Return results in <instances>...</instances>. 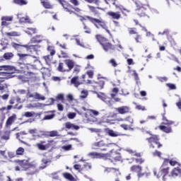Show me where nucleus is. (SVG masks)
<instances>
[{"instance_id":"3","label":"nucleus","mask_w":181,"mask_h":181,"mask_svg":"<svg viewBox=\"0 0 181 181\" xmlns=\"http://www.w3.org/2000/svg\"><path fill=\"white\" fill-rule=\"evenodd\" d=\"M154 176H156L157 179H160L162 176L163 181H168V177H169V168H163L161 167L160 171L156 175V170H153Z\"/></svg>"},{"instance_id":"44","label":"nucleus","mask_w":181,"mask_h":181,"mask_svg":"<svg viewBox=\"0 0 181 181\" xmlns=\"http://www.w3.org/2000/svg\"><path fill=\"white\" fill-rule=\"evenodd\" d=\"M76 43L77 46H80L81 47H86V45H84V42H81L79 39L75 38Z\"/></svg>"},{"instance_id":"18","label":"nucleus","mask_w":181,"mask_h":181,"mask_svg":"<svg viewBox=\"0 0 181 181\" xmlns=\"http://www.w3.org/2000/svg\"><path fill=\"white\" fill-rule=\"evenodd\" d=\"M103 47V49L105 52H108V50H115V46L111 45V43L106 42V43H103L101 45Z\"/></svg>"},{"instance_id":"61","label":"nucleus","mask_w":181,"mask_h":181,"mask_svg":"<svg viewBox=\"0 0 181 181\" xmlns=\"http://www.w3.org/2000/svg\"><path fill=\"white\" fill-rule=\"evenodd\" d=\"M62 149H64V151H70V149H71V144L63 146Z\"/></svg>"},{"instance_id":"36","label":"nucleus","mask_w":181,"mask_h":181,"mask_svg":"<svg viewBox=\"0 0 181 181\" xmlns=\"http://www.w3.org/2000/svg\"><path fill=\"white\" fill-rule=\"evenodd\" d=\"M13 57V54L12 52H6L4 54V59L6 60H11Z\"/></svg>"},{"instance_id":"46","label":"nucleus","mask_w":181,"mask_h":181,"mask_svg":"<svg viewBox=\"0 0 181 181\" xmlns=\"http://www.w3.org/2000/svg\"><path fill=\"white\" fill-rule=\"evenodd\" d=\"M85 1L88 2V4H95V5H100L99 0H85Z\"/></svg>"},{"instance_id":"10","label":"nucleus","mask_w":181,"mask_h":181,"mask_svg":"<svg viewBox=\"0 0 181 181\" xmlns=\"http://www.w3.org/2000/svg\"><path fill=\"white\" fill-rule=\"evenodd\" d=\"M28 169H29V170H31V172L26 173V175H35V168L33 167H30L28 165H24V167L21 166V168L19 166H16L15 168V170H16L17 172L19 170H28Z\"/></svg>"},{"instance_id":"39","label":"nucleus","mask_w":181,"mask_h":181,"mask_svg":"<svg viewBox=\"0 0 181 181\" xmlns=\"http://www.w3.org/2000/svg\"><path fill=\"white\" fill-rule=\"evenodd\" d=\"M6 36H21V34L16 31L6 33Z\"/></svg>"},{"instance_id":"32","label":"nucleus","mask_w":181,"mask_h":181,"mask_svg":"<svg viewBox=\"0 0 181 181\" xmlns=\"http://www.w3.org/2000/svg\"><path fill=\"white\" fill-rule=\"evenodd\" d=\"M95 37H96V40H98V42L100 45L103 44L105 42H107V39H105V37H103V36H101L100 35H97L95 36Z\"/></svg>"},{"instance_id":"23","label":"nucleus","mask_w":181,"mask_h":181,"mask_svg":"<svg viewBox=\"0 0 181 181\" xmlns=\"http://www.w3.org/2000/svg\"><path fill=\"white\" fill-rule=\"evenodd\" d=\"M107 135H109V136H112V137H117V136H121V134L119 132H115L110 129H107Z\"/></svg>"},{"instance_id":"58","label":"nucleus","mask_w":181,"mask_h":181,"mask_svg":"<svg viewBox=\"0 0 181 181\" xmlns=\"http://www.w3.org/2000/svg\"><path fill=\"white\" fill-rule=\"evenodd\" d=\"M129 35H136V28H130L129 30Z\"/></svg>"},{"instance_id":"40","label":"nucleus","mask_w":181,"mask_h":181,"mask_svg":"<svg viewBox=\"0 0 181 181\" xmlns=\"http://www.w3.org/2000/svg\"><path fill=\"white\" fill-rule=\"evenodd\" d=\"M42 165H44L43 167H41L42 169H45V168H46V166H47V163H50V160L47 159V158H43L42 160Z\"/></svg>"},{"instance_id":"33","label":"nucleus","mask_w":181,"mask_h":181,"mask_svg":"<svg viewBox=\"0 0 181 181\" xmlns=\"http://www.w3.org/2000/svg\"><path fill=\"white\" fill-rule=\"evenodd\" d=\"M53 55H47L43 57V59L46 63V64H50L52 60H53Z\"/></svg>"},{"instance_id":"38","label":"nucleus","mask_w":181,"mask_h":181,"mask_svg":"<svg viewBox=\"0 0 181 181\" xmlns=\"http://www.w3.org/2000/svg\"><path fill=\"white\" fill-rule=\"evenodd\" d=\"M58 71L62 73H64V71H67V69H64L63 63H59L58 66Z\"/></svg>"},{"instance_id":"13","label":"nucleus","mask_w":181,"mask_h":181,"mask_svg":"<svg viewBox=\"0 0 181 181\" xmlns=\"http://www.w3.org/2000/svg\"><path fill=\"white\" fill-rule=\"evenodd\" d=\"M118 91H119V89L117 88H114L112 90V93H110V96L115 101V103H121V98H117V94H118Z\"/></svg>"},{"instance_id":"37","label":"nucleus","mask_w":181,"mask_h":181,"mask_svg":"<svg viewBox=\"0 0 181 181\" xmlns=\"http://www.w3.org/2000/svg\"><path fill=\"white\" fill-rule=\"evenodd\" d=\"M47 50L49 52V54L51 56H54L56 54V51L54 50V47L52 46H48L47 47Z\"/></svg>"},{"instance_id":"5","label":"nucleus","mask_w":181,"mask_h":181,"mask_svg":"<svg viewBox=\"0 0 181 181\" xmlns=\"http://www.w3.org/2000/svg\"><path fill=\"white\" fill-rule=\"evenodd\" d=\"M19 46H21V47H25V49H27L28 50H33V52H35V53H37V52H39V49H40V46L39 45H22L16 44L15 42L12 43V47H14V49H18Z\"/></svg>"},{"instance_id":"48","label":"nucleus","mask_w":181,"mask_h":181,"mask_svg":"<svg viewBox=\"0 0 181 181\" xmlns=\"http://www.w3.org/2000/svg\"><path fill=\"white\" fill-rule=\"evenodd\" d=\"M49 135L51 137L59 136V132L58 131H51L49 132Z\"/></svg>"},{"instance_id":"2","label":"nucleus","mask_w":181,"mask_h":181,"mask_svg":"<svg viewBox=\"0 0 181 181\" xmlns=\"http://www.w3.org/2000/svg\"><path fill=\"white\" fill-rule=\"evenodd\" d=\"M86 19H88V21H90V22H91V23H93V25H95V28H97V29H100V27H101L103 29L106 30V32L109 35H111V33L109 31L107 24H105V22H104L103 20L94 18L88 16H86ZM97 23H98L100 27L98 26V25H97Z\"/></svg>"},{"instance_id":"15","label":"nucleus","mask_w":181,"mask_h":181,"mask_svg":"<svg viewBox=\"0 0 181 181\" xmlns=\"http://www.w3.org/2000/svg\"><path fill=\"white\" fill-rule=\"evenodd\" d=\"M107 158H112L115 160H121V153H117V151H110V153H108Z\"/></svg>"},{"instance_id":"42","label":"nucleus","mask_w":181,"mask_h":181,"mask_svg":"<svg viewBox=\"0 0 181 181\" xmlns=\"http://www.w3.org/2000/svg\"><path fill=\"white\" fill-rule=\"evenodd\" d=\"M124 121H127L129 124H131L130 127H132L134 125V118L131 117V116H129L124 119Z\"/></svg>"},{"instance_id":"59","label":"nucleus","mask_w":181,"mask_h":181,"mask_svg":"<svg viewBox=\"0 0 181 181\" xmlns=\"http://www.w3.org/2000/svg\"><path fill=\"white\" fill-rule=\"evenodd\" d=\"M168 87H169V88L170 90H176V85L175 84H173V83H167Z\"/></svg>"},{"instance_id":"29","label":"nucleus","mask_w":181,"mask_h":181,"mask_svg":"<svg viewBox=\"0 0 181 181\" xmlns=\"http://www.w3.org/2000/svg\"><path fill=\"white\" fill-rule=\"evenodd\" d=\"M130 170L131 172H135L138 175L139 172H142V167L139 165H133L131 167Z\"/></svg>"},{"instance_id":"34","label":"nucleus","mask_w":181,"mask_h":181,"mask_svg":"<svg viewBox=\"0 0 181 181\" xmlns=\"http://www.w3.org/2000/svg\"><path fill=\"white\" fill-rule=\"evenodd\" d=\"M63 176L67 180L74 181V177H73V175H71V174L70 173H63Z\"/></svg>"},{"instance_id":"47","label":"nucleus","mask_w":181,"mask_h":181,"mask_svg":"<svg viewBox=\"0 0 181 181\" xmlns=\"http://www.w3.org/2000/svg\"><path fill=\"white\" fill-rule=\"evenodd\" d=\"M36 28H28V30H25V32L28 34V35H32L33 33H36Z\"/></svg>"},{"instance_id":"4","label":"nucleus","mask_w":181,"mask_h":181,"mask_svg":"<svg viewBox=\"0 0 181 181\" xmlns=\"http://www.w3.org/2000/svg\"><path fill=\"white\" fill-rule=\"evenodd\" d=\"M110 145H111V144H107L104 143L103 141H100L92 144L91 148L93 149L94 151H98L99 149L100 151L105 152L107 151V148H107L108 146H110Z\"/></svg>"},{"instance_id":"25","label":"nucleus","mask_w":181,"mask_h":181,"mask_svg":"<svg viewBox=\"0 0 181 181\" xmlns=\"http://www.w3.org/2000/svg\"><path fill=\"white\" fill-rule=\"evenodd\" d=\"M59 4H61V5H62L63 8L66 10V12H69V13H70V15H71L74 12L73 11L70 10L68 8L69 6L66 5V1H63V0H58Z\"/></svg>"},{"instance_id":"53","label":"nucleus","mask_w":181,"mask_h":181,"mask_svg":"<svg viewBox=\"0 0 181 181\" xmlns=\"http://www.w3.org/2000/svg\"><path fill=\"white\" fill-rule=\"evenodd\" d=\"M109 63L112 66V67H117L118 66V64H117V62L114 59H111L109 61Z\"/></svg>"},{"instance_id":"20","label":"nucleus","mask_w":181,"mask_h":181,"mask_svg":"<svg viewBox=\"0 0 181 181\" xmlns=\"http://www.w3.org/2000/svg\"><path fill=\"white\" fill-rule=\"evenodd\" d=\"M64 63L68 67L66 71H71V69H73V67H74V62H73V60L71 59H66L64 60Z\"/></svg>"},{"instance_id":"55","label":"nucleus","mask_w":181,"mask_h":181,"mask_svg":"<svg viewBox=\"0 0 181 181\" xmlns=\"http://www.w3.org/2000/svg\"><path fill=\"white\" fill-rule=\"evenodd\" d=\"M37 146L38 149H40V151H46V146H45L42 144H37Z\"/></svg>"},{"instance_id":"9","label":"nucleus","mask_w":181,"mask_h":181,"mask_svg":"<svg viewBox=\"0 0 181 181\" xmlns=\"http://www.w3.org/2000/svg\"><path fill=\"white\" fill-rule=\"evenodd\" d=\"M108 153H101L98 152H91L88 154L93 159H107V156Z\"/></svg>"},{"instance_id":"19","label":"nucleus","mask_w":181,"mask_h":181,"mask_svg":"<svg viewBox=\"0 0 181 181\" xmlns=\"http://www.w3.org/2000/svg\"><path fill=\"white\" fill-rule=\"evenodd\" d=\"M168 163H170V165L171 166H176V165H179V162L175 160H169V159H164V162L163 163V167L165 166V165H168Z\"/></svg>"},{"instance_id":"14","label":"nucleus","mask_w":181,"mask_h":181,"mask_svg":"<svg viewBox=\"0 0 181 181\" xmlns=\"http://www.w3.org/2000/svg\"><path fill=\"white\" fill-rule=\"evenodd\" d=\"M21 16H22V13L17 14V18L18 19H19L21 23H33V22L30 21V18H29L28 16H25V17H21Z\"/></svg>"},{"instance_id":"43","label":"nucleus","mask_w":181,"mask_h":181,"mask_svg":"<svg viewBox=\"0 0 181 181\" xmlns=\"http://www.w3.org/2000/svg\"><path fill=\"white\" fill-rule=\"evenodd\" d=\"M23 152H25V149L22 147H19L17 150H16V155H20L22 156L23 155Z\"/></svg>"},{"instance_id":"52","label":"nucleus","mask_w":181,"mask_h":181,"mask_svg":"<svg viewBox=\"0 0 181 181\" xmlns=\"http://www.w3.org/2000/svg\"><path fill=\"white\" fill-rule=\"evenodd\" d=\"M133 76L134 77L135 81L138 83V81L139 80V76L138 75V73H136V71H133Z\"/></svg>"},{"instance_id":"7","label":"nucleus","mask_w":181,"mask_h":181,"mask_svg":"<svg viewBox=\"0 0 181 181\" xmlns=\"http://www.w3.org/2000/svg\"><path fill=\"white\" fill-rule=\"evenodd\" d=\"M150 144V148H155L157 146V148H160L162 144H159V137L157 135H152L151 137L147 139Z\"/></svg>"},{"instance_id":"6","label":"nucleus","mask_w":181,"mask_h":181,"mask_svg":"<svg viewBox=\"0 0 181 181\" xmlns=\"http://www.w3.org/2000/svg\"><path fill=\"white\" fill-rule=\"evenodd\" d=\"M16 69L13 66H0V74H13ZM2 78H0V81H1Z\"/></svg>"},{"instance_id":"1","label":"nucleus","mask_w":181,"mask_h":181,"mask_svg":"<svg viewBox=\"0 0 181 181\" xmlns=\"http://www.w3.org/2000/svg\"><path fill=\"white\" fill-rule=\"evenodd\" d=\"M162 119L163 122L159 127L160 129L163 132H165V134H170V132H172V127H170V125H173L175 122L168 119L166 117H165V115H163Z\"/></svg>"},{"instance_id":"50","label":"nucleus","mask_w":181,"mask_h":181,"mask_svg":"<svg viewBox=\"0 0 181 181\" xmlns=\"http://www.w3.org/2000/svg\"><path fill=\"white\" fill-rule=\"evenodd\" d=\"M83 29L85 30V33H88V35H90V33H91V29H90L89 28L87 27V25H86V23H83Z\"/></svg>"},{"instance_id":"31","label":"nucleus","mask_w":181,"mask_h":181,"mask_svg":"<svg viewBox=\"0 0 181 181\" xmlns=\"http://www.w3.org/2000/svg\"><path fill=\"white\" fill-rule=\"evenodd\" d=\"M179 175H180V169L179 168H174L171 172V176L173 177H177Z\"/></svg>"},{"instance_id":"21","label":"nucleus","mask_w":181,"mask_h":181,"mask_svg":"<svg viewBox=\"0 0 181 181\" xmlns=\"http://www.w3.org/2000/svg\"><path fill=\"white\" fill-rule=\"evenodd\" d=\"M65 127L67 129H75V131H78V129H80V127H78V125H75L70 122L65 123Z\"/></svg>"},{"instance_id":"35","label":"nucleus","mask_w":181,"mask_h":181,"mask_svg":"<svg viewBox=\"0 0 181 181\" xmlns=\"http://www.w3.org/2000/svg\"><path fill=\"white\" fill-rule=\"evenodd\" d=\"M35 100H42V101H45V100H46V98L42 95H40L39 93L35 92Z\"/></svg>"},{"instance_id":"17","label":"nucleus","mask_w":181,"mask_h":181,"mask_svg":"<svg viewBox=\"0 0 181 181\" xmlns=\"http://www.w3.org/2000/svg\"><path fill=\"white\" fill-rule=\"evenodd\" d=\"M107 15L108 16H110L112 19H116V21H118V19H120L121 18V14L119 12H114V11H109L107 13Z\"/></svg>"},{"instance_id":"28","label":"nucleus","mask_w":181,"mask_h":181,"mask_svg":"<svg viewBox=\"0 0 181 181\" xmlns=\"http://www.w3.org/2000/svg\"><path fill=\"white\" fill-rule=\"evenodd\" d=\"M43 40V36L42 35H36L35 37H33L31 39V42L32 43H40Z\"/></svg>"},{"instance_id":"22","label":"nucleus","mask_w":181,"mask_h":181,"mask_svg":"<svg viewBox=\"0 0 181 181\" xmlns=\"http://www.w3.org/2000/svg\"><path fill=\"white\" fill-rule=\"evenodd\" d=\"M49 104H47V105H45L40 103H37L34 104V107H35V108H42V107H46V105H52L53 103H54V99L51 98L49 99Z\"/></svg>"},{"instance_id":"63","label":"nucleus","mask_w":181,"mask_h":181,"mask_svg":"<svg viewBox=\"0 0 181 181\" xmlns=\"http://www.w3.org/2000/svg\"><path fill=\"white\" fill-rule=\"evenodd\" d=\"M160 155H162V153H160V151H156L153 153V156H158V158H160Z\"/></svg>"},{"instance_id":"26","label":"nucleus","mask_w":181,"mask_h":181,"mask_svg":"<svg viewBox=\"0 0 181 181\" xmlns=\"http://www.w3.org/2000/svg\"><path fill=\"white\" fill-rule=\"evenodd\" d=\"M59 4H61V5H62L63 8L66 10V12H69V13H70V15H71L74 12L73 11L70 10L68 8L69 6L66 5V1H63V0H58Z\"/></svg>"},{"instance_id":"16","label":"nucleus","mask_w":181,"mask_h":181,"mask_svg":"<svg viewBox=\"0 0 181 181\" xmlns=\"http://www.w3.org/2000/svg\"><path fill=\"white\" fill-rule=\"evenodd\" d=\"M116 111L119 112V114H127V112H129V107L128 106H122L116 108Z\"/></svg>"},{"instance_id":"49","label":"nucleus","mask_w":181,"mask_h":181,"mask_svg":"<svg viewBox=\"0 0 181 181\" xmlns=\"http://www.w3.org/2000/svg\"><path fill=\"white\" fill-rule=\"evenodd\" d=\"M87 95H88V92L87 90H82L81 93V98H87Z\"/></svg>"},{"instance_id":"64","label":"nucleus","mask_w":181,"mask_h":181,"mask_svg":"<svg viewBox=\"0 0 181 181\" xmlns=\"http://www.w3.org/2000/svg\"><path fill=\"white\" fill-rule=\"evenodd\" d=\"M177 107L179 108V110H181V99L179 98V101L176 103Z\"/></svg>"},{"instance_id":"56","label":"nucleus","mask_w":181,"mask_h":181,"mask_svg":"<svg viewBox=\"0 0 181 181\" xmlns=\"http://www.w3.org/2000/svg\"><path fill=\"white\" fill-rule=\"evenodd\" d=\"M17 93L18 94H20V95H25V94H28L25 89H19L17 90Z\"/></svg>"},{"instance_id":"12","label":"nucleus","mask_w":181,"mask_h":181,"mask_svg":"<svg viewBox=\"0 0 181 181\" xmlns=\"http://www.w3.org/2000/svg\"><path fill=\"white\" fill-rule=\"evenodd\" d=\"M85 81H86L85 80L80 81V79L78 78V76H74L71 79V84L74 86V87H76V88H78V86H81V84H84Z\"/></svg>"},{"instance_id":"8","label":"nucleus","mask_w":181,"mask_h":181,"mask_svg":"<svg viewBox=\"0 0 181 181\" xmlns=\"http://www.w3.org/2000/svg\"><path fill=\"white\" fill-rule=\"evenodd\" d=\"M95 94H97L98 98L105 103L107 105H108L109 107H111V105H112V103H111V98L107 97V95H105V93L101 92H95Z\"/></svg>"},{"instance_id":"54","label":"nucleus","mask_w":181,"mask_h":181,"mask_svg":"<svg viewBox=\"0 0 181 181\" xmlns=\"http://www.w3.org/2000/svg\"><path fill=\"white\" fill-rule=\"evenodd\" d=\"M168 59L170 60H173L174 62L179 63V59L174 54H171L170 57H168Z\"/></svg>"},{"instance_id":"27","label":"nucleus","mask_w":181,"mask_h":181,"mask_svg":"<svg viewBox=\"0 0 181 181\" xmlns=\"http://www.w3.org/2000/svg\"><path fill=\"white\" fill-rule=\"evenodd\" d=\"M59 4H61V5H62L63 8L66 10V12H69V13H70V15H71L74 12L73 11L70 10L68 8L69 6L66 5V1H63V0H58Z\"/></svg>"},{"instance_id":"24","label":"nucleus","mask_w":181,"mask_h":181,"mask_svg":"<svg viewBox=\"0 0 181 181\" xmlns=\"http://www.w3.org/2000/svg\"><path fill=\"white\" fill-rule=\"evenodd\" d=\"M16 119V115H13L10 117L8 118L6 125V127H11L13 122H15V120Z\"/></svg>"},{"instance_id":"11","label":"nucleus","mask_w":181,"mask_h":181,"mask_svg":"<svg viewBox=\"0 0 181 181\" xmlns=\"http://www.w3.org/2000/svg\"><path fill=\"white\" fill-rule=\"evenodd\" d=\"M13 21V16H4L1 17V26H9L11 23Z\"/></svg>"},{"instance_id":"60","label":"nucleus","mask_w":181,"mask_h":181,"mask_svg":"<svg viewBox=\"0 0 181 181\" xmlns=\"http://www.w3.org/2000/svg\"><path fill=\"white\" fill-rule=\"evenodd\" d=\"M120 127H121V128H123V129H124V131H129V125H128V124H121Z\"/></svg>"},{"instance_id":"62","label":"nucleus","mask_w":181,"mask_h":181,"mask_svg":"<svg viewBox=\"0 0 181 181\" xmlns=\"http://www.w3.org/2000/svg\"><path fill=\"white\" fill-rule=\"evenodd\" d=\"M135 40L136 43H141V40H142V37L141 35H137L136 37H135Z\"/></svg>"},{"instance_id":"57","label":"nucleus","mask_w":181,"mask_h":181,"mask_svg":"<svg viewBox=\"0 0 181 181\" xmlns=\"http://www.w3.org/2000/svg\"><path fill=\"white\" fill-rule=\"evenodd\" d=\"M68 118H69V119H74V118H76V113L75 112H69L68 114Z\"/></svg>"},{"instance_id":"45","label":"nucleus","mask_w":181,"mask_h":181,"mask_svg":"<svg viewBox=\"0 0 181 181\" xmlns=\"http://www.w3.org/2000/svg\"><path fill=\"white\" fill-rule=\"evenodd\" d=\"M126 151L129 152V153H131L133 156H137V157L141 156V153H136L135 151H133L131 149H127Z\"/></svg>"},{"instance_id":"51","label":"nucleus","mask_w":181,"mask_h":181,"mask_svg":"<svg viewBox=\"0 0 181 181\" xmlns=\"http://www.w3.org/2000/svg\"><path fill=\"white\" fill-rule=\"evenodd\" d=\"M55 115L52 114V115H47L45 116L44 119L47 120V119H53L54 118Z\"/></svg>"},{"instance_id":"41","label":"nucleus","mask_w":181,"mask_h":181,"mask_svg":"<svg viewBox=\"0 0 181 181\" xmlns=\"http://www.w3.org/2000/svg\"><path fill=\"white\" fill-rule=\"evenodd\" d=\"M35 112H26L24 115V117H26V118H30L32 117H35Z\"/></svg>"},{"instance_id":"30","label":"nucleus","mask_w":181,"mask_h":181,"mask_svg":"<svg viewBox=\"0 0 181 181\" xmlns=\"http://www.w3.org/2000/svg\"><path fill=\"white\" fill-rule=\"evenodd\" d=\"M42 5L46 9H52L53 6L50 4V3L48 2L47 0H40Z\"/></svg>"}]
</instances>
